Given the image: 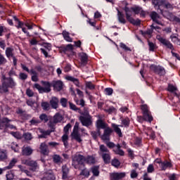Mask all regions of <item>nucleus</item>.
Segmentation results:
<instances>
[{"mask_svg": "<svg viewBox=\"0 0 180 180\" xmlns=\"http://www.w3.org/2000/svg\"><path fill=\"white\" fill-rule=\"evenodd\" d=\"M123 9L125 12L126 19L129 22V23H131V25H134V26H140V25H141V20L139 18L134 20L130 13L134 12L135 15H139L140 12H141V9H143V8L139 6H135L131 8L124 6Z\"/></svg>", "mask_w": 180, "mask_h": 180, "instance_id": "obj_1", "label": "nucleus"}, {"mask_svg": "<svg viewBox=\"0 0 180 180\" xmlns=\"http://www.w3.org/2000/svg\"><path fill=\"white\" fill-rule=\"evenodd\" d=\"M1 84H0V94H8V92H9V88L10 89H15L18 85L13 77H6L5 75H3L1 77Z\"/></svg>", "mask_w": 180, "mask_h": 180, "instance_id": "obj_2", "label": "nucleus"}, {"mask_svg": "<svg viewBox=\"0 0 180 180\" xmlns=\"http://www.w3.org/2000/svg\"><path fill=\"white\" fill-rule=\"evenodd\" d=\"M72 166L75 169L81 170L85 168V156L76 153L72 156Z\"/></svg>", "mask_w": 180, "mask_h": 180, "instance_id": "obj_3", "label": "nucleus"}, {"mask_svg": "<svg viewBox=\"0 0 180 180\" xmlns=\"http://www.w3.org/2000/svg\"><path fill=\"white\" fill-rule=\"evenodd\" d=\"M41 84L42 86L39 84L36 83L34 85V88L38 90L39 94H49V92H51V82L48 81H41Z\"/></svg>", "mask_w": 180, "mask_h": 180, "instance_id": "obj_4", "label": "nucleus"}, {"mask_svg": "<svg viewBox=\"0 0 180 180\" xmlns=\"http://www.w3.org/2000/svg\"><path fill=\"white\" fill-rule=\"evenodd\" d=\"M105 145H100L98 154L102 157L104 164H110V153Z\"/></svg>", "mask_w": 180, "mask_h": 180, "instance_id": "obj_5", "label": "nucleus"}, {"mask_svg": "<svg viewBox=\"0 0 180 180\" xmlns=\"http://www.w3.org/2000/svg\"><path fill=\"white\" fill-rule=\"evenodd\" d=\"M141 110H142V115L145 119V122H148L151 123L153 120V115H151V112L148 110V106L147 105H142L141 106Z\"/></svg>", "mask_w": 180, "mask_h": 180, "instance_id": "obj_6", "label": "nucleus"}, {"mask_svg": "<svg viewBox=\"0 0 180 180\" xmlns=\"http://www.w3.org/2000/svg\"><path fill=\"white\" fill-rule=\"evenodd\" d=\"M150 70L155 74H157V75H159V77H165L166 74L165 68L160 65L152 64L150 65Z\"/></svg>", "mask_w": 180, "mask_h": 180, "instance_id": "obj_7", "label": "nucleus"}, {"mask_svg": "<svg viewBox=\"0 0 180 180\" xmlns=\"http://www.w3.org/2000/svg\"><path fill=\"white\" fill-rule=\"evenodd\" d=\"M157 40L164 46V47H166V49H169V50L174 51L175 49L174 48V45L169 40L161 37V35H157L156 36Z\"/></svg>", "mask_w": 180, "mask_h": 180, "instance_id": "obj_8", "label": "nucleus"}, {"mask_svg": "<svg viewBox=\"0 0 180 180\" xmlns=\"http://www.w3.org/2000/svg\"><path fill=\"white\" fill-rule=\"evenodd\" d=\"M79 127V122H76L73 128V131L71 134L72 139L77 140L78 143H81L82 139H81V135L78 132V129Z\"/></svg>", "mask_w": 180, "mask_h": 180, "instance_id": "obj_9", "label": "nucleus"}, {"mask_svg": "<svg viewBox=\"0 0 180 180\" xmlns=\"http://www.w3.org/2000/svg\"><path fill=\"white\" fill-rule=\"evenodd\" d=\"M51 85L55 92H60L64 88V83L61 80H53L51 82Z\"/></svg>", "mask_w": 180, "mask_h": 180, "instance_id": "obj_10", "label": "nucleus"}, {"mask_svg": "<svg viewBox=\"0 0 180 180\" xmlns=\"http://www.w3.org/2000/svg\"><path fill=\"white\" fill-rule=\"evenodd\" d=\"M59 52L61 54H67L68 53H70V51H72L74 50V46L71 44H68V45H61L60 46H58Z\"/></svg>", "mask_w": 180, "mask_h": 180, "instance_id": "obj_11", "label": "nucleus"}, {"mask_svg": "<svg viewBox=\"0 0 180 180\" xmlns=\"http://www.w3.org/2000/svg\"><path fill=\"white\" fill-rule=\"evenodd\" d=\"M22 164L25 165H27L28 167H30V169L31 171H36L37 169V162L34 160H22Z\"/></svg>", "mask_w": 180, "mask_h": 180, "instance_id": "obj_12", "label": "nucleus"}, {"mask_svg": "<svg viewBox=\"0 0 180 180\" xmlns=\"http://www.w3.org/2000/svg\"><path fill=\"white\" fill-rule=\"evenodd\" d=\"M157 6H158V8L161 6L164 9H169L170 11L174 9V6H172V4H171V3H169V1H168L167 0L159 1V4L158 6H156L155 8H157Z\"/></svg>", "mask_w": 180, "mask_h": 180, "instance_id": "obj_13", "label": "nucleus"}, {"mask_svg": "<svg viewBox=\"0 0 180 180\" xmlns=\"http://www.w3.org/2000/svg\"><path fill=\"white\" fill-rule=\"evenodd\" d=\"M126 176L125 172H112L110 174V180H120Z\"/></svg>", "mask_w": 180, "mask_h": 180, "instance_id": "obj_14", "label": "nucleus"}, {"mask_svg": "<svg viewBox=\"0 0 180 180\" xmlns=\"http://www.w3.org/2000/svg\"><path fill=\"white\" fill-rule=\"evenodd\" d=\"M79 120L81 122L82 126H85V127H89L91 124H92V120H91V116L84 117L80 116L79 117Z\"/></svg>", "mask_w": 180, "mask_h": 180, "instance_id": "obj_15", "label": "nucleus"}, {"mask_svg": "<svg viewBox=\"0 0 180 180\" xmlns=\"http://www.w3.org/2000/svg\"><path fill=\"white\" fill-rule=\"evenodd\" d=\"M16 113L17 115H19L22 120H29V119L32 117V115H30V114H27L26 110H23L22 108H18L16 110Z\"/></svg>", "mask_w": 180, "mask_h": 180, "instance_id": "obj_16", "label": "nucleus"}, {"mask_svg": "<svg viewBox=\"0 0 180 180\" xmlns=\"http://www.w3.org/2000/svg\"><path fill=\"white\" fill-rule=\"evenodd\" d=\"M60 103V100L56 96H52L49 101V105L52 109H58Z\"/></svg>", "mask_w": 180, "mask_h": 180, "instance_id": "obj_17", "label": "nucleus"}, {"mask_svg": "<svg viewBox=\"0 0 180 180\" xmlns=\"http://www.w3.org/2000/svg\"><path fill=\"white\" fill-rule=\"evenodd\" d=\"M111 127H112L113 131L117 134L119 137H123V133H122V129L120 127H123V125H117L115 123L111 124Z\"/></svg>", "mask_w": 180, "mask_h": 180, "instance_id": "obj_18", "label": "nucleus"}, {"mask_svg": "<svg viewBox=\"0 0 180 180\" xmlns=\"http://www.w3.org/2000/svg\"><path fill=\"white\" fill-rule=\"evenodd\" d=\"M96 127L97 130L101 131V129H106L108 127V124H106V122H105V121L102 120V119L100 118L96 120Z\"/></svg>", "mask_w": 180, "mask_h": 180, "instance_id": "obj_19", "label": "nucleus"}, {"mask_svg": "<svg viewBox=\"0 0 180 180\" xmlns=\"http://www.w3.org/2000/svg\"><path fill=\"white\" fill-rule=\"evenodd\" d=\"M40 153L43 155H49V153H50V150H49V146L46 144V143H41L39 146Z\"/></svg>", "mask_w": 180, "mask_h": 180, "instance_id": "obj_20", "label": "nucleus"}, {"mask_svg": "<svg viewBox=\"0 0 180 180\" xmlns=\"http://www.w3.org/2000/svg\"><path fill=\"white\" fill-rule=\"evenodd\" d=\"M113 133V129H112L110 127H106L104 129V133L102 136L103 140H109V137H110V134Z\"/></svg>", "mask_w": 180, "mask_h": 180, "instance_id": "obj_21", "label": "nucleus"}, {"mask_svg": "<svg viewBox=\"0 0 180 180\" xmlns=\"http://www.w3.org/2000/svg\"><path fill=\"white\" fill-rule=\"evenodd\" d=\"M21 153L22 155L29 157L33 154V150L30 146L23 147Z\"/></svg>", "mask_w": 180, "mask_h": 180, "instance_id": "obj_22", "label": "nucleus"}, {"mask_svg": "<svg viewBox=\"0 0 180 180\" xmlns=\"http://www.w3.org/2000/svg\"><path fill=\"white\" fill-rule=\"evenodd\" d=\"M68 174H70V169L67 166L62 167V179H68Z\"/></svg>", "mask_w": 180, "mask_h": 180, "instance_id": "obj_23", "label": "nucleus"}, {"mask_svg": "<svg viewBox=\"0 0 180 180\" xmlns=\"http://www.w3.org/2000/svg\"><path fill=\"white\" fill-rule=\"evenodd\" d=\"M150 17L153 22H155V23H157V25H160V21L158 20V19H160V15H158L157 12L152 11L150 14Z\"/></svg>", "mask_w": 180, "mask_h": 180, "instance_id": "obj_24", "label": "nucleus"}, {"mask_svg": "<svg viewBox=\"0 0 180 180\" xmlns=\"http://www.w3.org/2000/svg\"><path fill=\"white\" fill-rule=\"evenodd\" d=\"M96 162V160L95 159V157L93 155H87L85 157V165L88 164L90 165H92Z\"/></svg>", "mask_w": 180, "mask_h": 180, "instance_id": "obj_25", "label": "nucleus"}, {"mask_svg": "<svg viewBox=\"0 0 180 180\" xmlns=\"http://www.w3.org/2000/svg\"><path fill=\"white\" fill-rule=\"evenodd\" d=\"M82 65H86L88 64V55L84 52L79 55Z\"/></svg>", "mask_w": 180, "mask_h": 180, "instance_id": "obj_26", "label": "nucleus"}, {"mask_svg": "<svg viewBox=\"0 0 180 180\" xmlns=\"http://www.w3.org/2000/svg\"><path fill=\"white\" fill-rule=\"evenodd\" d=\"M117 19L120 23H122V25H126L127 21L124 18V14L119 10H117Z\"/></svg>", "mask_w": 180, "mask_h": 180, "instance_id": "obj_27", "label": "nucleus"}, {"mask_svg": "<svg viewBox=\"0 0 180 180\" xmlns=\"http://www.w3.org/2000/svg\"><path fill=\"white\" fill-rule=\"evenodd\" d=\"M63 120H64V117H63V115L60 112H57L53 116V121L54 123L57 124V123H61V122H63Z\"/></svg>", "mask_w": 180, "mask_h": 180, "instance_id": "obj_28", "label": "nucleus"}, {"mask_svg": "<svg viewBox=\"0 0 180 180\" xmlns=\"http://www.w3.org/2000/svg\"><path fill=\"white\" fill-rule=\"evenodd\" d=\"M40 134L38 135V139H47V136H50L51 134V131L46 130L44 131L43 129L40 130Z\"/></svg>", "mask_w": 180, "mask_h": 180, "instance_id": "obj_29", "label": "nucleus"}, {"mask_svg": "<svg viewBox=\"0 0 180 180\" xmlns=\"http://www.w3.org/2000/svg\"><path fill=\"white\" fill-rule=\"evenodd\" d=\"M158 164H161L162 171H165L167 168H172V163L170 162H158Z\"/></svg>", "mask_w": 180, "mask_h": 180, "instance_id": "obj_30", "label": "nucleus"}, {"mask_svg": "<svg viewBox=\"0 0 180 180\" xmlns=\"http://www.w3.org/2000/svg\"><path fill=\"white\" fill-rule=\"evenodd\" d=\"M69 106H70V108L72 109V110H75V112L78 110L79 113H80V115H82V116H85L88 115V112H81V109L77 108V105H75L74 103L71 102H69Z\"/></svg>", "mask_w": 180, "mask_h": 180, "instance_id": "obj_31", "label": "nucleus"}, {"mask_svg": "<svg viewBox=\"0 0 180 180\" xmlns=\"http://www.w3.org/2000/svg\"><path fill=\"white\" fill-rule=\"evenodd\" d=\"M80 175H82L84 178H89V175H91V173L86 167H84V168L80 169Z\"/></svg>", "mask_w": 180, "mask_h": 180, "instance_id": "obj_32", "label": "nucleus"}, {"mask_svg": "<svg viewBox=\"0 0 180 180\" xmlns=\"http://www.w3.org/2000/svg\"><path fill=\"white\" fill-rule=\"evenodd\" d=\"M66 79L68 81H70L71 82H73L76 86H79V80L72 76H68L66 77Z\"/></svg>", "mask_w": 180, "mask_h": 180, "instance_id": "obj_33", "label": "nucleus"}, {"mask_svg": "<svg viewBox=\"0 0 180 180\" xmlns=\"http://www.w3.org/2000/svg\"><path fill=\"white\" fill-rule=\"evenodd\" d=\"M62 34L63 36L64 40L68 41L69 43H71L72 41V38L70 37V32L64 30L63 31Z\"/></svg>", "mask_w": 180, "mask_h": 180, "instance_id": "obj_34", "label": "nucleus"}, {"mask_svg": "<svg viewBox=\"0 0 180 180\" xmlns=\"http://www.w3.org/2000/svg\"><path fill=\"white\" fill-rule=\"evenodd\" d=\"M91 171L93 174V176H99V166H93L91 167Z\"/></svg>", "mask_w": 180, "mask_h": 180, "instance_id": "obj_35", "label": "nucleus"}, {"mask_svg": "<svg viewBox=\"0 0 180 180\" xmlns=\"http://www.w3.org/2000/svg\"><path fill=\"white\" fill-rule=\"evenodd\" d=\"M148 46L149 47V51H155L158 47L157 46V44L151 42L150 40H148Z\"/></svg>", "mask_w": 180, "mask_h": 180, "instance_id": "obj_36", "label": "nucleus"}, {"mask_svg": "<svg viewBox=\"0 0 180 180\" xmlns=\"http://www.w3.org/2000/svg\"><path fill=\"white\" fill-rule=\"evenodd\" d=\"M6 56L7 58H11V57H14L13 56V49L11 47H7L6 49Z\"/></svg>", "mask_w": 180, "mask_h": 180, "instance_id": "obj_37", "label": "nucleus"}, {"mask_svg": "<svg viewBox=\"0 0 180 180\" xmlns=\"http://www.w3.org/2000/svg\"><path fill=\"white\" fill-rule=\"evenodd\" d=\"M42 180H56V176L53 174L46 173L42 178Z\"/></svg>", "mask_w": 180, "mask_h": 180, "instance_id": "obj_38", "label": "nucleus"}, {"mask_svg": "<svg viewBox=\"0 0 180 180\" xmlns=\"http://www.w3.org/2000/svg\"><path fill=\"white\" fill-rule=\"evenodd\" d=\"M122 124L124 126V127H129L130 126V119L129 117H125L121 119Z\"/></svg>", "mask_w": 180, "mask_h": 180, "instance_id": "obj_39", "label": "nucleus"}, {"mask_svg": "<svg viewBox=\"0 0 180 180\" xmlns=\"http://www.w3.org/2000/svg\"><path fill=\"white\" fill-rule=\"evenodd\" d=\"M110 162L112 167H115V168H119V167H120V161L118 160L117 158L112 159Z\"/></svg>", "mask_w": 180, "mask_h": 180, "instance_id": "obj_40", "label": "nucleus"}, {"mask_svg": "<svg viewBox=\"0 0 180 180\" xmlns=\"http://www.w3.org/2000/svg\"><path fill=\"white\" fill-rule=\"evenodd\" d=\"M5 160H8V153H6V150H1L0 161H5Z\"/></svg>", "mask_w": 180, "mask_h": 180, "instance_id": "obj_41", "label": "nucleus"}, {"mask_svg": "<svg viewBox=\"0 0 180 180\" xmlns=\"http://www.w3.org/2000/svg\"><path fill=\"white\" fill-rule=\"evenodd\" d=\"M17 163H18V159H16V158H13V159L10 161L8 165L7 166V169H12V168H13V167H15V165H16Z\"/></svg>", "mask_w": 180, "mask_h": 180, "instance_id": "obj_42", "label": "nucleus"}, {"mask_svg": "<svg viewBox=\"0 0 180 180\" xmlns=\"http://www.w3.org/2000/svg\"><path fill=\"white\" fill-rule=\"evenodd\" d=\"M62 141L65 147H68V134H65L62 136Z\"/></svg>", "mask_w": 180, "mask_h": 180, "instance_id": "obj_43", "label": "nucleus"}, {"mask_svg": "<svg viewBox=\"0 0 180 180\" xmlns=\"http://www.w3.org/2000/svg\"><path fill=\"white\" fill-rule=\"evenodd\" d=\"M52 159L54 164H60L61 162V156L60 155H53Z\"/></svg>", "mask_w": 180, "mask_h": 180, "instance_id": "obj_44", "label": "nucleus"}, {"mask_svg": "<svg viewBox=\"0 0 180 180\" xmlns=\"http://www.w3.org/2000/svg\"><path fill=\"white\" fill-rule=\"evenodd\" d=\"M41 106L44 110H50V103L47 101H44L41 103Z\"/></svg>", "mask_w": 180, "mask_h": 180, "instance_id": "obj_45", "label": "nucleus"}, {"mask_svg": "<svg viewBox=\"0 0 180 180\" xmlns=\"http://www.w3.org/2000/svg\"><path fill=\"white\" fill-rule=\"evenodd\" d=\"M56 124H57L56 122H54L53 120L49 122L48 126L51 129V130H50L51 131V133L56 131Z\"/></svg>", "mask_w": 180, "mask_h": 180, "instance_id": "obj_46", "label": "nucleus"}, {"mask_svg": "<svg viewBox=\"0 0 180 180\" xmlns=\"http://www.w3.org/2000/svg\"><path fill=\"white\" fill-rule=\"evenodd\" d=\"M0 122H1V125L5 124L6 127L7 124H9V122H12V120H9L8 117H4L1 120V117H0Z\"/></svg>", "mask_w": 180, "mask_h": 180, "instance_id": "obj_47", "label": "nucleus"}, {"mask_svg": "<svg viewBox=\"0 0 180 180\" xmlns=\"http://www.w3.org/2000/svg\"><path fill=\"white\" fill-rule=\"evenodd\" d=\"M112 151L116 155H120L121 157L124 155V150L122 149H112Z\"/></svg>", "mask_w": 180, "mask_h": 180, "instance_id": "obj_48", "label": "nucleus"}, {"mask_svg": "<svg viewBox=\"0 0 180 180\" xmlns=\"http://www.w3.org/2000/svg\"><path fill=\"white\" fill-rule=\"evenodd\" d=\"M91 135L94 140H96V139H98V136H101V131L98 129H97V131H93L91 132Z\"/></svg>", "mask_w": 180, "mask_h": 180, "instance_id": "obj_49", "label": "nucleus"}, {"mask_svg": "<svg viewBox=\"0 0 180 180\" xmlns=\"http://www.w3.org/2000/svg\"><path fill=\"white\" fill-rule=\"evenodd\" d=\"M167 91L172 94H174V92L178 91V89L173 84H169L167 86Z\"/></svg>", "mask_w": 180, "mask_h": 180, "instance_id": "obj_50", "label": "nucleus"}, {"mask_svg": "<svg viewBox=\"0 0 180 180\" xmlns=\"http://www.w3.org/2000/svg\"><path fill=\"white\" fill-rule=\"evenodd\" d=\"M22 137L25 139V140H27L28 141H30V140H32V139H33L32 134L29 133V132H26V133L23 134Z\"/></svg>", "mask_w": 180, "mask_h": 180, "instance_id": "obj_51", "label": "nucleus"}, {"mask_svg": "<svg viewBox=\"0 0 180 180\" xmlns=\"http://www.w3.org/2000/svg\"><path fill=\"white\" fill-rule=\"evenodd\" d=\"M120 49H122V50H124V51H131V49L130 48H129V46H127L126 44H124V43H123V42L120 43Z\"/></svg>", "mask_w": 180, "mask_h": 180, "instance_id": "obj_52", "label": "nucleus"}, {"mask_svg": "<svg viewBox=\"0 0 180 180\" xmlns=\"http://www.w3.org/2000/svg\"><path fill=\"white\" fill-rule=\"evenodd\" d=\"M39 119L44 123H47L49 122V117L46 114H41L39 115Z\"/></svg>", "mask_w": 180, "mask_h": 180, "instance_id": "obj_53", "label": "nucleus"}, {"mask_svg": "<svg viewBox=\"0 0 180 180\" xmlns=\"http://www.w3.org/2000/svg\"><path fill=\"white\" fill-rule=\"evenodd\" d=\"M60 103L63 108H67V103H68V100L65 98H61L60 100Z\"/></svg>", "mask_w": 180, "mask_h": 180, "instance_id": "obj_54", "label": "nucleus"}, {"mask_svg": "<svg viewBox=\"0 0 180 180\" xmlns=\"http://www.w3.org/2000/svg\"><path fill=\"white\" fill-rule=\"evenodd\" d=\"M7 61L8 60H6L5 56H4V55H2V53H0V65H4L6 64Z\"/></svg>", "mask_w": 180, "mask_h": 180, "instance_id": "obj_55", "label": "nucleus"}, {"mask_svg": "<svg viewBox=\"0 0 180 180\" xmlns=\"http://www.w3.org/2000/svg\"><path fill=\"white\" fill-rule=\"evenodd\" d=\"M104 92L106 95H108V96H110L113 94V89L110 87L105 88L104 90Z\"/></svg>", "mask_w": 180, "mask_h": 180, "instance_id": "obj_56", "label": "nucleus"}, {"mask_svg": "<svg viewBox=\"0 0 180 180\" xmlns=\"http://www.w3.org/2000/svg\"><path fill=\"white\" fill-rule=\"evenodd\" d=\"M86 88H88V89L90 90H94L95 89V86L92 84V82H86Z\"/></svg>", "mask_w": 180, "mask_h": 180, "instance_id": "obj_57", "label": "nucleus"}, {"mask_svg": "<svg viewBox=\"0 0 180 180\" xmlns=\"http://www.w3.org/2000/svg\"><path fill=\"white\" fill-rule=\"evenodd\" d=\"M142 139L140 137L135 138L134 145L137 146V147H140L141 146Z\"/></svg>", "mask_w": 180, "mask_h": 180, "instance_id": "obj_58", "label": "nucleus"}, {"mask_svg": "<svg viewBox=\"0 0 180 180\" xmlns=\"http://www.w3.org/2000/svg\"><path fill=\"white\" fill-rule=\"evenodd\" d=\"M153 31H154V30H153V27H150V29H148L145 32L141 31V34L143 36H146V34H148L149 36H151V34H153Z\"/></svg>", "mask_w": 180, "mask_h": 180, "instance_id": "obj_59", "label": "nucleus"}, {"mask_svg": "<svg viewBox=\"0 0 180 180\" xmlns=\"http://www.w3.org/2000/svg\"><path fill=\"white\" fill-rule=\"evenodd\" d=\"M71 129V124L68 123L63 128V131L65 134H68L70 129Z\"/></svg>", "mask_w": 180, "mask_h": 180, "instance_id": "obj_60", "label": "nucleus"}, {"mask_svg": "<svg viewBox=\"0 0 180 180\" xmlns=\"http://www.w3.org/2000/svg\"><path fill=\"white\" fill-rule=\"evenodd\" d=\"M105 112L110 115H112V113H116V108H115L113 106H111L108 109L105 110Z\"/></svg>", "mask_w": 180, "mask_h": 180, "instance_id": "obj_61", "label": "nucleus"}, {"mask_svg": "<svg viewBox=\"0 0 180 180\" xmlns=\"http://www.w3.org/2000/svg\"><path fill=\"white\" fill-rule=\"evenodd\" d=\"M19 78L20 79H22V81H25V79H27V75L23 72H20L19 74Z\"/></svg>", "mask_w": 180, "mask_h": 180, "instance_id": "obj_62", "label": "nucleus"}, {"mask_svg": "<svg viewBox=\"0 0 180 180\" xmlns=\"http://www.w3.org/2000/svg\"><path fill=\"white\" fill-rule=\"evenodd\" d=\"M137 176H139V174L136 172V169H132L131 171V178L134 179V178H137Z\"/></svg>", "mask_w": 180, "mask_h": 180, "instance_id": "obj_63", "label": "nucleus"}, {"mask_svg": "<svg viewBox=\"0 0 180 180\" xmlns=\"http://www.w3.org/2000/svg\"><path fill=\"white\" fill-rule=\"evenodd\" d=\"M172 21L175 22L176 23H179L180 25V18L176 15H173L172 17Z\"/></svg>", "mask_w": 180, "mask_h": 180, "instance_id": "obj_64", "label": "nucleus"}]
</instances>
